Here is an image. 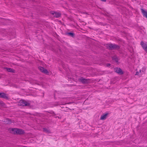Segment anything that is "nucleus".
I'll return each instance as SVG.
<instances>
[{
  "instance_id": "6e6552de",
  "label": "nucleus",
  "mask_w": 147,
  "mask_h": 147,
  "mask_svg": "<svg viewBox=\"0 0 147 147\" xmlns=\"http://www.w3.org/2000/svg\"><path fill=\"white\" fill-rule=\"evenodd\" d=\"M38 68L41 72L46 74L48 73V71L47 70L44 69L43 67H39Z\"/></svg>"
},
{
  "instance_id": "9b49d317",
  "label": "nucleus",
  "mask_w": 147,
  "mask_h": 147,
  "mask_svg": "<svg viewBox=\"0 0 147 147\" xmlns=\"http://www.w3.org/2000/svg\"><path fill=\"white\" fill-rule=\"evenodd\" d=\"M107 114H105L103 115H102L100 117V119L102 120L105 119L107 117Z\"/></svg>"
},
{
  "instance_id": "20e7f679",
  "label": "nucleus",
  "mask_w": 147,
  "mask_h": 147,
  "mask_svg": "<svg viewBox=\"0 0 147 147\" xmlns=\"http://www.w3.org/2000/svg\"><path fill=\"white\" fill-rule=\"evenodd\" d=\"M140 44L143 49L147 53V43H144L142 41L141 42Z\"/></svg>"
},
{
  "instance_id": "39448f33",
  "label": "nucleus",
  "mask_w": 147,
  "mask_h": 147,
  "mask_svg": "<svg viewBox=\"0 0 147 147\" xmlns=\"http://www.w3.org/2000/svg\"><path fill=\"white\" fill-rule=\"evenodd\" d=\"M107 48L110 49H113L117 48V46L115 45L112 44H108L107 45Z\"/></svg>"
},
{
  "instance_id": "a211bd4d",
  "label": "nucleus",
  "mask_w": 147,
  "mask_h": 147,
  "mask_svg": "<svg viewBox=\"0 0 147 147\" xmlns=\"http://www.w3.org/2000/svg\"><path fill=\"white\" fill-rule=\"evenodd\" d=\"M140 9H143L142 8H141Z\"/></svg>"
},
{
  "instance_id": "ddd939ff",
  "label": "nucleus",
  "mask_w": 147,
  "mask_h": 147,
  "mask_svg": "<svg viewBox=\"0 0 147 147\" xmlns=\"http://www.w3.org/2000/svg\"><path fill=\"white\" fill-rule=\"evenodd\" d=\"M0 105L4 107H5V104L2 102H0Z\"/></svg>"
},
{
  "instance_id": "4468645a",
  "label": "nucleus",
  "mask_w": 147,
  "mask_h": 147,
  "mask_svg": "<svg viewBox=\"0 0 147 147\" xmlns=\"http://www.w3.org/2000/svg\"><path fill=\"white\" fill-rule=\"evenodd\" d=\"M80 80L83 83H85L86 81V80L84 79H81Z\"/></svg>"
},
{
  "instance_id": "423d86ee",
  "label": "nucleus",
  "mask_w": 147,
  "mask_h": 147,
  "mask_svg": "<svg viewBox=\"0 0 147 147\" xmlns=\"http://www.w3.org/2000/svg\"><path fill=\"white\" fill-rule=\"evenodd\" d=\"M115 71L119 74H123V72L121 69L119 68H115Z\"/></svg>"
},
{
  "instance_id": "2eb2a0df",
  "label": "nucleus",
  "mask_w": 147,
  "mask_h": 147,
  "mask_svg": "<svg viewBox=\"0 0 147 147\" xmlns=\"http://www.w3.org/2000/svg\"><path fill=\"white\" fill-rule=\"evenodd\" d=\"M68 34L69 35L71 36H74V34L72 33H71V32L68 33Z\"/></svg>"
},
{
  "instance_id": "9d476101",
  "label": "nucleus",
  "mask_w": 147,
  "mask_h": 147,
  "mask_svg": "<svg viewBox=\"0 0 147 147\" xmlns=\"http://www.w3.org/2000/svg\"><path fill=\"white\" fill-rule=\"evenodd\" d=\"M142 12L144 17H145L147 18V11L145 10H142Z\"/></svg>"
},
{
  "instance_id": "f3484780",
  "label": "nucleus",
  "mask_w": 147,
  "mask_h": 147,
  "mask_svg": "<svg viewBox=\"0 0 147 147\" xmlns=\"http://www.w3.org/2000/svg\"><path fill=\"white\" fill-rule=\"evenodd\" d=\"M110 65V64H107V66H109Z\"/></svg>"
},
{
  "instance_id": "f8f14e48",
  "label": "nucleus",
  "mask_w": 147,
  "mask_h": 147,
  "mask_svg": "<svg viewBox=\"0 0 147 147\" xmlns=\"http://www.w3.org/2000/svg\"><path fill=\"white\" fill-rule=\"evenodd\" d=\"M7 70L9 72H13V70L10 68H7Z\"/></svg>"
},
{
  "instance_id": "dca6fc26",
  "label": "nucleus",
  "mask_w": 147,
  "mask_h": 147,
  "mask_svg": "<svg viewBox=\"0 0 147 147\" xmlns=\"http://www.w3.org/2000/svg\"><path fill=\"white\" fill-rule=\"evenodd\" d=\"M43 130L45 132H48L47 130H46L45 129H44Z\"/></svg>"
},
{
  "instance_id": "f257e3e1",
  "label": "nucleus",
  "mask_w": 147,
  "mask_h": 147,
  "mask_svg": "<svg viewBox=\"0 0 147 147\" xmlns=\"http://www.w3.org/2000/svg\"><path fill=\"white\" fill-rule=\"evenodd\" d=\"M9 131L11 133L14 134H21L24 133L23 130L17 128H10Z\"/></svg>"
},
{
  "instance_id": "0eeeda50",
  "label": "nucleus",
  "mask_w": 147,
  "mask_h": 147,
  "mask_svg": "<svg viewBox=\"0 0 147 147\" xmlns=\"http://www.w3.org/2000/svg\"><path fill=\"white\" fill-rule=\"evenodd\" d=\"M146 69L145 68H143L141 69L140 70V74L138 73V76H141V74H144L145 73Z\"/></svg>"
},
{
  "instance_id": "7ed1b4c3",
  "label": "nucleus",
  "mask_w": 147,
  "mask_h": 147,
  "mask_svg": "<svg viewBox=\"0 0 147 147\" xmlns=\"http://www.w3.org/2000/svg\"><path fill=\"white\" fill-rule=\"evenodd\" d=\"M51 14L55 18H59L61 16V14L59 12L52 11L51 12Z\"/></svg>"
},
{
  "instance_id": "f03ea898",
  "label": "nucleus",
  "mask_w": 147,
  "mask_h": 147,
  "mask_svg": "<svg viewBox=\"0 0 147 147\" xmlns=\"http://www.w3.org/2000/svg\"><path fill=\"white\" fill-rule=\"evenodd\" d=\"M29 104L26 101L22 100L20 101L19 104V105L22 106H25L29 105Z\"/></svg>"
},
{
  "instance_id": "1a4fd4ad",
  "label": "nucleus",
  "mask_w": 147,
  "mask_h": 147,
  "mask_svg": "<svg viewBox=\"0 0 147 147\" xmlns=\"http://www.w3.org/2000/svg\"><path fill=\"white\" fill-rule=\"evenodd\" d=\"M0 97L5 98H8V97L4 93H0Z\"/></svg>"
}]
</instances>
